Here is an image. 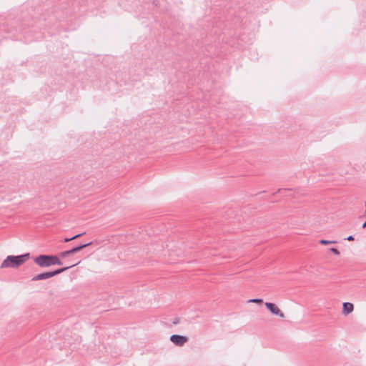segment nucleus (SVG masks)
<instances>
[{
  "instance_id": "11",
  "label": "nucleus",
  "mask_w": 366,
  "mask_h": 366,
  "mask_svg": "<svg viewBox=\"0 0 366 366\" xmlns=\"http://www.w3.org/2000/svg\"><path fill=\"white\" fill-rule=\"evenodd\" d=\"M330 250L332 252H333L336 255L340 254V252L336 248H331Z\"/></svg>"
},
{
  "instance_id": "5",
  "label": "nucleus",
  "mask_w": 366,
  "mask_h": 366,
  "mask_svg": "<svg viewBox=\"0 0 366 366\" xmlns=\"http://www.w3.org/2000/svg\"><path fill=\"white\" fill-rule=\"evenodd\" d=\"M92 244V242H89V243H86V244H81L79 246H77L76 247H74L72 248L71 249H69V250H67V251H64V252H61L60 254H59V256L61 258H64L69 255H71V254H73L77 252H79L80 250H81L82 249L89 246Z\"/></svg>"
},
{
  "instance_id": "8",
  "label": "nucleus",
  "mask_w": 366,
  "mask_h": 366,
  "mask_svg": "<svg viewBox=\"0 0 366 366\" xmlns=\"http://www.w3.org/2000/svg\"><path fill=\"white\" fill-rule=\"evenodd\" d=\"M82 234H78L74 235L72 237L66 238V239H64V242H70L71 240L76 239L79 238V237H81Z\"/></svg>"
},
{
  "instance_id": "12",
  "label": "nucleus",
  "mask_w": 366,
  "mask_h": 366,
  "mask_svg": "<svg viewBox=\"0 0 366 366\" xmlns=\"http://www.w3.org/2000/svg\"><path fill=\"white\" fill-rule=\"evenodd\" d=\"M346 239L348 241H352V240H354V237L352 235H350V236L347 237L346 238Z\"/></svg>"
},
{
  "instance_id": "2",
  "label": "nucleus",
  "mask_w": 366,
  "mask_h": 366,
  "mask_svg": "<svg viewBox=\"0 0 366 366\" xmlns=\"http://www.w3.org/2000/svg\"><path fill=\"white\" fill-rule=\"evenodd\" d=\"M34 262L41 267H49L51 265H62V262L55 255L41 254L34 258Z\"/></svg>"
},
{
  "instance_id": "7",
  "label": "nucleus",
  "mask_w": 366,
  "mask_h": 366,
  "mask_svg": "<svg viewBox=\"0 0 366 366\" xmlns=\"http://www.w3.org/2000/svg\"><path fill=\"white\" fill-rule=\"evenodd\" d=\"M354 310V306L350 302H345L342 305V314L344 315H347L351 313Z\"/></svg>"
},
{
  "instance_id": "3",
  "label": "nucleus",
  "mask_w": 366,
  "mask_h": 366,
  "mask_svg": "<svg viewBox=\"0 0 366 366\" xmlns=\"http://www.w3.org/2000/svg\"><path fill=\"white\" fill-rule=\"evenodd\" d=\"M78 263L74 264H71L70 266H68V267H64V268H61V269H56V270H54V271H52V272H46L39 274L34 276L32 278V281H39V280H46V279L51 278V277H54L55 275H57V274H59L66 271L69 268L76 265Z\"/></svg>"
},
{
  "instance_id": "10",
  "label": "nucleus",
  "mask_w": 366,
  "mask_h": 366,
  "mask_svg": "<svg viewBox=\"0 0 366 366\" xmlns=\"http://www.w3.org/2000/svg\"><path fill=\"white\" fill-rule=\"evenodd\" d=\"M248 302L253 303H262L263 301L262 299H251Z\"/></svg>"
},
{
  "instance_id": "9",
  "label": "nucleus",
  "mask_w": 366,
  "mask_h": 366,
  "mask_svg": "<svg viewBox=\"0 0 366 366\" xmlns=\"http://www.w3.org/2000/svg\"><path fill=\"white\" fill-rule=\"evenodd\" d=\"M320 243L321 244L325 245V244H332V243H336V242L335 241H328V240L321 239L320 241Z\"/></svg>"
},
{
  "instance_id": "4",
  "label": "nucleus",
  "mask_w": 366,
  "mask_h": 366,
  "mask_svg": "<svg viewBox=\"0 0 366 366\" xmlns=\"http://www.w3.org/2000/svg\"><path fill=\"white\" fill-rule=\"evenodd\" d=\"M264 305L272 315L278 316L281 318L285 317L284 313L275 304L272 302H265Z\"/></svg>"
},
{
  "instance_id": "6",
  "label": "nucleus",
  "mask_w": 366,
  "mask_h": 366,
  "mask_svg": "<svg viewBox=\"0 0 366 366\" xmlns=\"http://www.w3.org/2000/svg\"><path fill=\"white\" fill-rule=\"evenodd\" d=\"M170 340L177 346H183L188 341V338L182 335H172Z\"/></svg>"
},
{
  "instance_id": "13",
  "label": "nucleus",
  "mask_w": 366,
  "mask_h": 366,
  "mask_svg": "<svg viewBox=\"0 0 366 366\" xmlns=\"http://www.w3.org/2000/svg\"><path fill=\"white\" fill-rule=\"evenodd\" d=\"M362 227H363V228H365V227H366V221L363 223V224H362Z\"/></svg>"
},
{
  "instance_id": "1",
  "label": "nucleus",
  "mask_w": 366,
  "mask_h": 366,
  "mask_svg": "<svg viewBox=\"0 0 366 366\" xmlns=\"http://www.w3.org/2000/svg\"><path fill=\"white\" fill-rule=\"evenodd\" d=\"M29 257V254L19 256L9 255L3 261L1 268H14L23 264Z\"/></svg>"
}]
</instances>
